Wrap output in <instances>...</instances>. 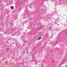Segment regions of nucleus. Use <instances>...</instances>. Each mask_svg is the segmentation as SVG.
<instances>
[{
  "mask_svg": "<svg viewBox=\"0 0 67 67\" xmlns=\"http://www.w3.org/2000/svg\"><path fill=\"white\" fill-rule=\"evenodd\" d=\"M41 38H41V37H39L38 39V40H40V39H41Z\"/></svg>",
  "mask_w": 67,
  "mask_h": 67,
  "instance_id": "f257e3e1",
  "label": "nucleus"
},
{
  "mask_svg": "<svg viewBox=\"0 0 67 67\" xmlns=\"http://www.w3.org/2000/svg\"><path fill=\"white\" fill-rule=\"evenodd\" d=\"M13 6H11L10 7L11 9H13Z\"/></svg>",
  "mask_w": 67,
  "mask_h": 67,
  "instance_id": "f03ea898",
  "label": "nucleus"
},
{
  "mask_svg": "<svg viewBox=\"0 0 67 67\" xmlns=\"http://www.w3.org/2000/svg\"><path fill=\"white\" fill-rule=\"evenodd\" d=\"M27 53H29V52L28 51H27Z\"/></svg>",
  "mask_w": 67,
  "mask_h": 67,
  "instance_id": "7ed1b4c3",
  "label": "nucleus"
},
{
  "mask_svg": "<svg viewBox=\"0 0 67 67\" xmlns=\"http://www.w3.org/2000/svg\"><path fill=\"white\" fill-rule=\"evenodd\" d=\"M49 29H51V28H50Z\"/></svg>",
  "mask_w": 67,
  "mask_h": 67,
  "instance_id": "20e7f679",
  "label": "nucleus"
}]
</instances>
